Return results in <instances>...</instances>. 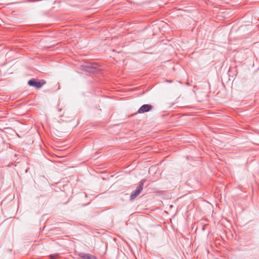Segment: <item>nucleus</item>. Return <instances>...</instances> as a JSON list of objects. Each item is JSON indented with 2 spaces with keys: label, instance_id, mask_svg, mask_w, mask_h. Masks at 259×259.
<instances>
[{
  "label": "nucleus",
  "instance_id": "1",
  "mask_svg": "<svg viewBox=\"0 0 259 259\" xmlns=\"http://www.w3.org/2000/svg\"><path fill=\"white\" fill-rule=\"evenodd\" d=\"M81 70L87 72L95 73L99 71V68L97 64H88L81 66Z\"/></svg>",
  "mask_w": 259,
  "mask_h": 259
},
{
  "label": "nucleus",
  "instance_id": "2",
  "mask_svg": "<svg viewBox=\"0 0 259 259\" xmlns=\"http://www.w3.org/2000/svg\"><path fill=\"white\" fill-rule=\"evenodd\" d=\"M28 83L30 86L35 87L37 89H39L43 85L45 82H41L40 81H37L35 79H32L28 81Z\"/></svg>",
  "mask_w": 259,
  "mask_h": 259
},
{
  "label": "nucleus",
  "instance_id": "3",
  "mask_svg": "<svg viewBox=\"0 0 259 259\" xmlns=\"http://www.w3.org/2000/svg\"><path fill=\"white\" fill-rule=\"evenodd\" d=\"M152 108L153 107L151 105L144 104L139 109L138 112L139 113H143L145 112H147L150 111L152 109Z\"/></svg>",
  "mask_w": 259,
  "mask_h": 259
},
{
  "label": "nucleus",
  "instance_id": "4",
  "mask_svg": "<svg viewBox=\"0 0 259 259\" xmlns=\"http://www.w3.org/2000/svg\"><path fill=\"white\" fill-rule=\"evenodd\" d=\"M143 190V188L141 186H138L136 189L134 191L131 195L130 198L131 200L134 199L136 197L139 196Z\"/></svg>",
  "mask_w": 259,
  "mask_h": 259
},
{
  "label": "nucleus",
  "instance_id": "5",
  "mask_svg": "<svg viewBox=\"0 0 259 259\" xmlns=\"http://www.w3.org/2000/svg\"><path fill=\"white\" fill-rule=\"evenodd\" d=\"M79 256L81 259H97L95 256L89 253H80Z\"/></svg>",
  "mask_w": 259,
  "mask_h": 259
},
{
  "label": "nucleus",
  "instance_id": "6",
  "mask_svg": "<svg viewBox=\"0 0 259 259\" xmlns=\"http://www.w3.org/2000/svg\"><path fill=\"white\" fill-rule=\"evenodd\" d=\"M59 254L57 253L55 254H51V255H50V258L51 259H56L59 257Z\"/></svg>",
  "mask_w": 259,
  "mask_h": 259
},
{
  "label": "nucleus",
  "instance_id": "7",
  "mask_svg": "<svg viewBox=\"0 0 259 259\" xmlns=\"http://www.w3.org/2000/svg\"><path fill=\"white\" fill-rule=\"evenodd\" d=\"M146 182V179H142L140 182V184L138 186H141V187H142L143 188V185H144V183Z\"/></svg>",
  "mask_w": 259,
  "mask_h": 259
},
{
  "label": "nucleus",
  "instance_id": "8",
  "mask_svg": "<svg viewBox=\"0 0 259 259\" xmlns=\"http://www.w3.org/2000/svg\"><path fill=\"white\" fill-rule=\"evenodd\" d=\"M58 111H61V109H58Z\"/></svg>",
  "mask_w": 259,
  "mask_h": 259
}]
</instances>
